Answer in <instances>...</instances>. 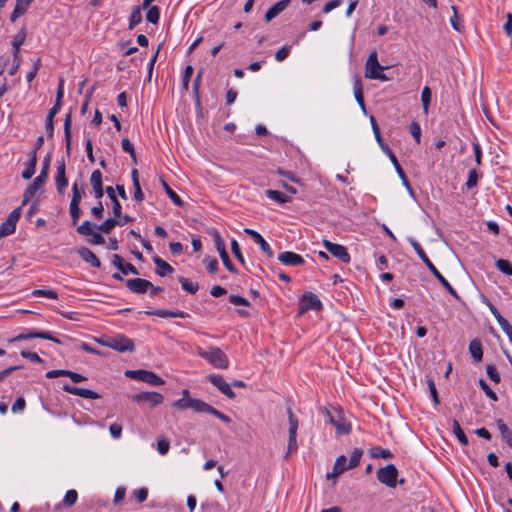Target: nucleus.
Returning a JSON list of instances; mask_svg holds the SVG:
<instances>
[{
	"label": "nucleus",
	"mask_w": 512,
	"mask_h": 512,
	"mask_svg": "<svg viewBox=\"0 0 512 512\" xmlns=\"http://www.w3.org/2000/svg\"><path fill=\"white\" fill-rule=\"evenodd\" d=\"M409 244L413 247L415 252L418 254L420 259L424 262L431 273L437 278L441 285L456 299H459V295L455 289L449 284L445 277L438 271L434 264L430 261L420 244L414 238H408Z\"/></svg>",
	"instance_id": "nucleus-1"
},
{
	"label": "nucleus",
	"mask_w": 512,
	"mask_h": 512,
	"mask_svg": "<svg viewBox=\"0 0 512 512\" xmlns=\"http://www.w3.org/2000/svg\"><path fill=\"white\" fill-rule=\"evenodd\" d=\"M50 159H51V155L48 154L43 161V165H42L40 174H37V177L33 180V182L25 190V192L23 194V201H22L23 205H26L30 201V199L35 195V193L46 182L48 173H49Z\"/></svg>",
	"instance_id": "nucleus-2"
},
{
	"label": "nucleus",
	"mask_w": 512,
	"mask_h": 512,
	"mask_svg": "<svg viewBox=\"0 0 512 512\" xmlns=\"http://www.w3.org/2000/svg\"><path fill=\"white\" fill-rule=\"evenodd\" d=\"M197 353L215 368L227 369L229 366L226 354L219 347H211L208 351L199 348Z\"/></svg>",
	"instance_id": "nucleus-3"
},
{
	"label": "nucleus",
	"mask_w": 512,
	"mask_h": 512,
	"mask_svg": "<svg viewBox=\"0 0 512 512\" xmlns=\"http://www.w3.org/2000/svg\"><path fill=\"white\" fill-rule=\"evenodd\" d=\"M383 69L384 67H382L378 62L376 51L370 53L365 64V77L369 79L387 81L389 78L382 72Z\"/></svg>",
	"instance_id": "nucleus-4"
},
{
	"label": "nucleus",
	"mask_w": 512,
	"mask_h": 512,
	"mask_svg": "<svg viewBox=\"0 0 512 512\" xmlns=\"http://www.w3.org/2000/svg\"><path fill=\"white\" fill-rule=\"evenodd\" d=\"M98 342L121 353L133 352L135 350L133 341L124 335L112 337L107 341L98 340Z\"/></svg>",
	"instance_id": "nucleus-5"
},
{
	"label": "nucleus",
	"mask_w": 512,
	"mask_h": 512,
	"mask_svg": "<svg viewBox=\"0 0 512 512\" xmlns=\"http://www.w3.org/2000/svg\"><path fill=\"white\" fill-rule=\"evenodd\" d=\"M125 375L129 378L140 380L148 383L152 386H160L165 382L164 380L152 371L138 369V370H127Z\"/></svg>",
	"instance_id": "nucleus-6"
},
{
	"label": "nucleus",
	"mask_w": 512,
	"mask_h": 512,
	"mask_svg": "<svg viewBox=\"0 0 512 512\" xmlns=\"http://www.w3.org/2000/svg\"><path fill=\"white\" fill-rule=\"evenodd\" d=\"M288 421H289V438H288V446L287 453L285 455V459H288L289 455L295 452L298 448L297 444V429H298V419L294 416L292 409L289 407L287 409Z\"/></svg>",
	"instance_id": "nucleus-7"
},
{
	"label": "nucleus",
	"mask_w": 512,
	"mask_h": 512,
	"mask_svg": "<svg viewBox=\"0 0 512 512\" xmlns=\"http://www.w3.org/2000/svg\"><path fill=\"white\" fill-rule=\"evenodd\" d=\"M398 470L393 464H388L377 471V479L387 487L394 488L397 483Z\"/></svg>",
	"instance_id": "nucleus-8"
},
{
	"label": "nucleus",
	"mask_w": 512,
	"mask_h": 512,
	"mask_svg": "<svg viewBox=\"0 0 512 512\" xmlns=\"http://www.w3.org/2000/svg\"><path fill=\"white\" fill-rule=\"evenodd\" d=\"M323 305L317 295L311 292L304 293L299 300L298 315H302L308 310L320 311Z\"/></svg>",
	"instance_id": "nucleus-9"
},
{
	"label": "nucleus",
	"mask_w": 512,
	"mask_h": 512,
	"mask_svg": "<svg viewBox=\"0 0 512 512\" xmlns=\"http://www.w3.org/2000/svg\"><path fill=\"white\" fill-rule=\"evenodd\" d=\"M21 217V207L15 208L8 215L5 222L0 226V239L13 234L16 230V224Z\"/></svg>",
	"instance_id": "nucleus-10"
},
{
	"label": "nucleus",
	"mask_w": 512,
	"mask_h": 512,
	"mask_svg": "<svg viewBox=\"0 0 512 512\" xmlns=\"http://www.w3.org/2000/svg\"><path fill=\"white\" fill-rule=\"evenodd\" d=\"M164 400L162 394L158 392H140L132 396V401L136 403H146L151 408L160 405Z\"/></svg>",
	"instance_id": "nucleus-11"
},
{
	"label": "nucleus",
	"mask_w": 512,
	"mask_h": 512,
	"mask_svg": "<svg viewBox=\"0 0 512 512\" xmlns=\"http://www.w3.org/2000/svg\"><path fill=\"white\" fill-rule=\"evenodd\" d=\"M77 232L82 236H91L89 243L92 245H103L105 243L104 237L97 232H94L93 224L90 221H84L77 227Z\"/></svg>",
	"instance_id": "nucleus-12"
},
{
	"label": "nucleus",
	"mask_w": 512,
	"mask_h": 512,
	"mask_svg": "<svg viewBox=\"0 0 512 512\" xmlns=\"http://www.w3.org/2000/svg\"><path fill=\"white\" fill-rule=\"evenodd\" d=\"M323 246L329 251L334 257L338 258L343 263H349L351 260L350 254L347 248L343 245L332 243L329 240H323Z\"/></svg>",
	"instance_id": "nucleus-13"
},
{
	"label": "nucleus",
	"mask_w": 512,
	"mask_h": 512,
	"mask_svg": "<svg viewBox=\"0 0 512 512\" xmlns=\"http://www.w3.org/2000/svg\"><path fill=\"white\" fill-rule=\"evenodd\" d=\"M206 379L212 383L218 390L223 393L229 399L235 398V393L231 389V386L224 380L221 375L210 374L206 377Z\"/></svg>",
	"instance_id": "nucleus-14"
},
{
	"label": "nucleus",
	"mask_w": 512,
	"mask_h": 512,
	"mask_svg": "<svg viewBox=\"0 0 512 512\" xmlns=\"http://www.w3.org/2000/svg\"><path fill=\"white\" fill-rule=\"evenodd\" d=\"M33 338L46 339V340L53 341L57 344L61 343V341L58 338L54 337L51 333L45 332V331H30L27 333H21V334L17 335L11 341H15V342L16 341H24V340H29V339H33Z\"/></svg>",
	"instance_id": "nucleus-15"
},
{
	"label": "nucleus",
	"mask_w": 512,
	"mask_h": 512,
	"mask_svg": "<svg viewBox=\"0 0 512 512\" xmlns=\"http://www.w3.org/2000/svg\"><path fill=\"white\" fill-rule=\"evenodd\" d=\"M127 288L136 294H144L147 292L152 283L146 279L134 278L126 281Z\"/></svg>",
	"instance_id": "nucleus-16"
},
{
	"label": "nucleus",
	"mask_w": 512,
	"mask_h": 512,
	"mask_svg": "<svg viewBox=\"0 0 512 512\" xmlns=\"http://www.w3.org/2000/svg\"><path fill=\"white\" fill-rule=\"evenodd\" d=\"M63 390L72 395L80 396V397H83L86 399H100L101 398V396L93 390L85 389V388H78V387L71 386L68 384L63 385Z\"/></svg>",
	"instance_id": "nucleus-17"
},
{
	"label": "nucleus",
	"mask_w": 512,
	"mask_h": 512,
	"mask_svg": "<svg viewBox=\"0 0 512 512\" xmlns=\"http://www.w3.org/2000/svg\"><path fill=\"white\" fill-rule=\"evenodd\" d=\"M65 162L62 160L57 164V174L55 176L56 189L59 194H63L65 188L68 186V180L65 174Z\"/></svg>",
	"instance_id": "nucleus-18"
},
{
	"label": "nucleus",
	"mask_w": 512,
	"mask_h": 512,
	"mask_svg": "<svg viewBox=\"0 0 512 512\" xmlns=\"http://www.w3.org/2000/svg\"><path fill=\"white\" fill-rule=\"evenodd\" d=\"M244 232L251 236L254 241L259 244L261 250L267 254L268 257L272 258L274 256V252L270 248L269 244L265 241V239L255 230L250 228H245Z\"/></svg>",
	"instance_id": "nucleus-19"
},
{
	"label": "nucleus",
	"mask_w": 512,
	"mask_h": 512,
	"mask_svg": "<svg viewBox=\"0 0 512 512\" xmlns=\"http://www.w3.org/2000/svg\"><path fill=\"white\" fill-rule=\"evenodd\" d=\"M278 260L284 264L289 266H299L304 264V259L301 255L296 254L291 251H285L278 256Z\"/></svg>",
	"instance_id": "nucleus-20"
},
{
	"label": "nucleus",
	"mask_w": 512,
	"mask_h": 512,
	"mask_svg": "<svg viewBox=\"0 0 512 512\" xmlns=\"http://www.w3.org/2000/svg\"><path fill=\"white\" fill-rule=\"evenodd\" d=\"M291 0H280L275 3L272 7H270L265 13V21L270 22L275 17H277L280 13H282L287 6L290 4Z\"/></svg>",
	"instance_id": "nucleus-21"
},
{
	"label": "nucleus",
	"mask_w": 512,
	"mask_h": 512,
	"mask_svg": "<svg viewBox=\"0 0 512 512\" xmlns=\"http://www.w3.org/2000/svg\"><path fill=\"white\" fill-rule=\"evenodd\" d=\"M347 458L345 455H340L336 458V461L333 466V470L331 473L327 474V479L334 478L336 479L338 476H340L342 473H344L346 470H348Z\"/></svg>",
	"instance_id": "nucleus-22"
},
{
	"label": "nucleus",
	"mask_w": 512,
	"mask_h": 512,
	"mask_svg": "<svg viewBox=\"0 0 512 512\" xmlns=\"http://www.w3.org/2000/svg\"><path fill=\"white\" fill-rule=\"evenodd\" d=\"M78 254L83 261L89 263L91 266L96 268L101 266L99 258L89 248L81 247L78 250Z\"/></svg>",
	"instance_id": "nucleus-23"
},
{
	"label": "nucleus",
	"mask_w": 512,
	"mask_h": 512,
	"mask_svg": "<svg viewBox=\"0 0 512 512\" xmlns=\"http://www.w3.org/2000/svg\"><path fill=\"white\" fill-rule=\"evenodd\" d=\"M32 2L33 0H16L14 10L10 16V20L15 22L20 16L24 15Z\"/></svg>",
	"instance_id": "nucleus-24"
},
{
	"label": "nucleus",
	"mask_w": 512,
	"mask_h": 512,
	"mask_svg": "<svg viewBox=\"0 0 512 512\" xmlns=\"http://www.w3.org/2000/svg\"><path fill=\"white\" fill-rule=\"evenodd\" d=\"M147 315H155L161 318L175 317V318H185L188 316L187 313L180 310H166V309H158L155 311H146Z\"/></svg>",
	"instance_id": "nucleus-25"
},
{
	"label": "nucleus",
	"mask_w": 512,
	"mask_h": 512,
	"mask_svg": "<svg viewBox=\"0 0 512 512\" xmlns=\"http://www.w3.org/2000/svg\"><path fill=\"white\" fill-rule=\"evenodd\" d=\"M71 125H72V117L71 111L66 114L64 119V137H65V146L66 153L70 155L71 150V142H72V134H71Z\"/></svg>",
	"instance_id": "nucleus-26"
},
{
	"label": "nucleus",
	"mask_w": 512,
	"mask_h": 512,
	"mask_svg": "<svg viewBox=\"0 0 512 512\" xmlns=\"http://www.w3.org/2000/svg\"><path fill=\"white\" fill-rule=\"evenodd\" d=\"M153 262L157 266L156 273L161 277H164L174 272V268L159 256H154Z\"/></svg>",
	"instance_id": "nucleus-27"
},
{
	"label": "nucleus",
	"mask_w": 512,
	"mask_h": 512,
	"mask_svg": "<svg viewBox=\"0 0 512 512\" xmlns=\"http://www.w3.org/2000/svg\"><path fill=\"white\" fill-rule=\"evenodd\" d=\"M469 352L475 362H480L483 357L482 344L479 339H473L469 344Z\"/></svg>",
	"instance_id": "nucleus-28"
},
{
	"label": "nucleus",
	"mask_w": 512,
	"mask_h": 512,
	"mask_svg": "<svg viewBox=\"0 0 512 512\" xmlns=\"http://www.w3.org/2000/svg\"><path fill=\"white\" fill-rule=\"evenodd\" d=\"M105 192L113 204V215L116 218H121L122 206L116 197L115 190L113 189V187L107 186Z\"/></svg>",
	"instance_id": "nucleus-29"
},
{
	"label": "nucleus",
	"mask_w": 512,
	"mask_h": 512,
	"mask_svg": "<svg viewBox=\"0 0 512 512\" xmlns=\"http://www.w3.org/2000/svg\"><path fill=\"white\" fill-rule=\"evenodd\" d=\"M193 398L190 397V393L187 389L182 391V398L173 402L172 406L179 409L185 410L187 408H191Z\"/></svg>",
	"instance_id": "nucleus-30"
},
{
	"label": "nucleus",
	"mask_w": 512,
	"mask_h": 512,
	"mask_svg": "<svg viewBox=\"0 0 512 512\" xmlns=\"http://www.w3.org/2000/svg\"><path fill=\"white\" fill-rule=\"evenodd\" d=\"M390 160H391L392 164L394 165V167H395V169L397 171V174L401 178L403 184L407 187L409 192L412 193V189L410 187L408 178L406 177L405 172L403 171L402 167L400 166V164H399V162H398V160H397V158H396L394 153H390Z\"/></svg>",
	"instance_id": "nucleus-31"
},
{
	"label": "nucleus",
	"mask_w": 512,
	"mask_h": 512,
	"mask_svg": "<svg viewBox=\"0 0 512 512\" xmlns=\"http://www.w3.org/2000/svg\"><path fill=\"white\" fill-rule=\"evenodd\" d=\"M119 219L120 218H116L115 216L108 218L101 225L97 226V229L103 233L109 234L115 226L123 225Z\"/></svg>",
	"instance_id": "nucleus-32"
},
{
	"label": "nucleus",
	"mask_w": 512,
	"mask_h": 512,
	"mask_svg": "<svg viewBox=\"0 0 512 512\" xmlns=\"http://www.w3.org/2000/svg\"><path fill=\"white\" fill-rule=\"evenodd\" d=\"M266 195L269 199L276 201L277 203L284 204L291 201V198L278 190L268 189Z\"/></svg>",
	"instance_id": "nucleus-33"
},
{
	"label": "nucleus",
	"mask_w": 512,
	"mask_h": 512,
	"mask_svg": "<svg viewBox=\"0 0 512 512\" xmlns=\"http://www.w3.org/2000/svg\"><path fill=\"white\" fill-rule=\"evenodd\" d=\"M452 430H453V433L455 434V436L457 437V439L459 440V442L462 445L467 446L469 443L468 438L465 435L463 429L461 428V426L457 420L452 421Z\"/></svg>",
	"instance_id": "nucleus-34"
},
{
	"label": "nucleus",
	"mask_w": 512,
	"mask_h": 512,
	"mask_svg": "<svg viewBox=\"0 0 512 512\" xmlns=\"http://www.w3.org/2000/svg\"><path fill=\"white\" fill-rule=\"evenodd\" d=\"M191 409H193L195 412L198 413H211L212 406L204 402L200 399H194L192 400Z\"/></svg>",
	"instance_id": "nucleus-35"
},
{
	"label": "nucleus",
	"mask_w": 512,
	"mask_h": 512,
	"mask_svg": "<svg viewBox=\"0 0 512 512\" xmlns=\"http://www.w3.org/2000/svg\"><path fill=\"white\" fill-rule=\"evenodd\" d=\"M37 164L36 151H32L31 158L28 167L22 172V177L26 180L30 179L35 173V167Z\"/></svg>",
	"instance_id": "nucleus-36"
},
{
	"label": "nucleus",
	"mask_w": 512,
	"mask_h": 512,
	"mask_svg": "<svg viewBox=\"0 0 512 512\" xmlns=\"http://www.w3.org/2000/svg\"><path fill=\"white\" fill-rule=\"evenodd\" d=\"M26 38L25 29H21L14 37L12 41V46L14 48V57L18 56L19 48L24 43Z\"/></svg>",
	"instance_id": "nucleus-37"
},
{
	"label": "nucleus",
	"mask_w": 512,
	"mask_h": 512,
	"mask_svg": "<svg viewBox=\"0 0 512 512\" xmlns=\"http://www.w3.org/2000/svg\"><path fill=\"white\" fill-rule=\"evenodd\" d=\"M210 235L213 237L215 248L220 253L226 251L225 242L221 237L220 233L216 229L210 231Z\"/></svg>",
	"instance_id": "nucleus-38"
},
{
	"label": "nucleus",
	"mask_w": 512,
	"mask_h": 512,
	"mask_svg": "<svg viewBox=\"0 0 512 512\" xmlns=\"http://www.w3.org/2000/svg\"><path fill=\"white\" fill-rule=\"evenodd\" d=\"M370 456L372 458H383V459H391L393 458V454L387 450L383 449L381 447H374L369 451Z\"/></svg>",
	"instance_id": "nucleus-39"
},
{
	"label": "nucleus",
	"mask_w": 512,
	"mask_h": 512,
	"mask_svg": "<svg viewBox=\"0 0 512 512\" xmlns=\"http://www.w3.org/2000/svg\"><path fill=\"white\" fill-rule=\"evenodd\" d=\"M146 20L149 23L157 24L160 18V10L157 6H149L147 8Z\"/></svg>",
	"instance_id": "nucleus-40"
},
{
	"label": "nucleus",
	"mask_w": 512,
	"mask_h": 512,
	"mask_svg": "<svg viewBox=\"0 0 512 512\" xmlns=\"http://www.w3.org/2000/svg\"><path fill=\"white\" fill-rule=\"evenodd\" d=\"M179 282H180L182 288L185 291H187L188 293L195 294L199 289L198 283L191 282L183 276H181L179 278Z\"/></svg>",
	"instance_id": "nucleus-41"
},
{
	"label": "nucleus",
	"mask_w": 512,
	"mask_h": 512,
	"mask_svg": "<svg viewBox=\"0 0 512 512\" xmlns=\"http://www.w3.org/2000/svg\"><path fill=\"white\" fill-rule=\"evenodd\" d=\"M142 6L136 7L130 17H129V29H133L136 25H138L142 21Z\"/></svg>",
	"instance_id": "nucleus-42"
},
{
	"label": "nucleus",
	"mask_w": 512,
	"mask_h": 512,
	"mask_svg": "<svg viewBox=\"0 0 512 512\" xmlns=\"http://www.w3.org/2000/svg\"><path fill=\"white\" fill-rule=\"evenodd\" d=\"M83 186H79L76 182L72 186V199L70 203L80 204L82 197L84 195Z\"/></svg>",
	"instance_id": "nucleus-43"
},
{
	"label": "nucleus",
	"mask_w": 512,
	"mask_h": 512,
	"mask_svg": "<svg viewBox=\"0 0 512 512\" xmlns=\"http://www.w3.org/2000/svg\"><path fill=\"white\" fill-rule=\"evenodd\" d=\"M162 185L171 201L177 206H183L182 199L177 195V193L174 190L170 188V186L165 181H162Z\"/></svg>",
	"instance_id": "nucleus-44"
},
{
	"label": "nucleus",
	"mask_w": 512,
	"mask_h": 512,
	"mask_svg": "<svg viewBox=\"0 0 512 512\" xmlns=\"http://www.w3.org/2000/svg\"><path fill=\"white\" fill-rule=\"evenodd\" d=\"M121 146L124 152L128 153L130 157L132 158V161L134 164L137 163L136 153L134 150L133 144L130 142L129 139L123 138L121 141Z\"/></svg>",
	"instance_id": "nucleus-45"
},
{
	"label": "nucleus",
	"mask_w": 512,
	"mask_h": 512,
	"mask_svg": "<svg viewBox=\"0 0 512 512\" xmlns=\"http://www.w3.org/2000/svg\"><path fill=\"white\" fill-rule=\"evenodd\" d=\"M363 455V450L360 448H356L353 450L352 455L350 457L348 468L353 469L359 465L360 459Z\"/></svg>",
	"instance_id": "nucleus-46"
},
{
	"label": "nucleus",
	"mask_w": 512,
	"mask_h": 512,
	"mask_svg": "<svg viewBox=\"0 0 512 512\" xmlns=\"http://www.w3.org/2000/svg\"><path fill=\"white\" fill-rule=\"evenodd\" d=\"M496 267L504 274L512 276V265L508 260L499 259L496 261Z\"/></svg>",
	"instance_id": "nucleus-47"
},
{
	"label": "nucleus",
	"mask_w": 512,
	"mask_h": 512,
	"mask_svg": "<svg viewBox=\"0 0 512 512\" xmlns=\"http://www.w3.org/2000/svg\"><path fill=\"white\" fill-rule=\"evenodd\" d=\"M499 432L502 438L506 441L512 437V431L510 428L501 420H497L496 422Z\"/></svg>",
	"instance_id": "nucleus-48"
},
{
	"label": "nucleus",
	"mask_w": 512,
	"mask_h": 512,
	"mask_svg": "<svg viewBox=\"0 0 512 512\" xmlns=\"http://www.w3.org/2000/svg\"><path fill=\"white\" fill-rule=\"evenodd\" d=\"M421 101L423 105V110L425 113L428 112V107L431 101V90L429 87H424L421 92Z\"/></svg>",
	"instance_id": "nucleus-49"
},
{
	"label": "nucleus",
	"mask_w": 512,
	"mask_h": 512,
	"mask_svg": "<svg viewBox=\"0 0 512 512\" xmlns=\"http://www.w3.org/2000/svg\"><path fill=\"white\" fill-rule=\"evenodd\" d=\"M220 255V258L224 264V266L226 267V269L231 272V273H237V269L236 267L234 266V264L232 263V261L230 260V257L227 253V251L225 252H222L219 254Z\"/></svg>",
	"instance_id": "nucleus-50"
},
{
	"label": "nucleus",
	"mask_w": 512,
	"mask_h": 512,
	"mask_svg": "<svg viewBox=\"0 0 512 512\" xmlns=\"http://www.w3.org/2000/svg\"><path fill=\"white\" fill-rule=\"evenodd\" d=\"M90 183L92 188L103 187L102 173L100 170H94L90 177Z\"/></svg>",
	"instance_id": "nucleus-51"
},
{
	"label": "nucleus",
	"mask_w": 512,
	"mask_h": 512,
	"mask_svg": "<svg viewBox=\"0 0 512 512\" xmlns=\"http://www.w3.org/2000/svg\"><path fill=\"white\" fill-rule=\"evenodd\" d=\"M193 74V67L188 65L186 66L184 73L182 75V87L184 90H188L189 82Z\"/></svg>",
	"instance_id": "nucleus-52"
},
{
	"label": "nucleus",
	"mask_w": 512,
	"mask_h": 512,
	"mask_svg": "<svg viewBox=\"0 0 512 512\" xmlns=\"http://www.w3.org/2000/svg\"><path fill=\"white\" fill-rule=\"evenodd\" d=\"M78 499V493L76 490H68L64 496L63 503L66 506H72L76 503Z\"/></svg>",
	"instance_id": "nucleus-53"
},
{
	"label": "nucleus",
	"mask_w": 512,
	"mask_h": 512,
	"mask_svg": "<svg viewBox=\"0 0 512 512\" xmlns=\"http://www.w3.org/2000/svg\"><path fill=\"white\" fill-rule=\"evenodd\" d=\"M479 385L481 389L485 392L486 396L489 397L493 401H497L498 397L496 393L490 388V386L483 379L479 380Z\"/></svg>",
	"instance_id": "nucleus-54"
},
{
	"label": "nucleus",
	"mask_w": 512,
	"mask_h": 512,
	"mask_svg": "<svg viewBox=\"0 0 512 512\" xmlns=\"http://www.w3.org/2000/svg\"><path fill=\"white\" fill-rule=\"evenodd\" d=\"M410 134L414 137L417 143H420L421 139V127L416 121H412L409 127Z\"/></svg>",
	"instance_id": "nucleus-55"
},
{
	"label": "nucleus",
	"mask_w": 512,
	"mask_h": 512,
	"mask_svg": "<svg viewBox=\"0 0 512 512\" xmlns=\"http://www.w3.org/2000/svg\"><path fill=\"white\" fill-rule=\"evenodd\" d=\"M354 94H355V98H356L357 102L359 103V105L361 106V108L363 110H365V103H364V98H363L362 87H361V84L359 81L355 83Z\"/></svg>",
	"instance_id": "nucleus-56"
},
{
	"label": "nucleus",
	"mask_w": 512,
	"mask_h": 512,
	"mask_svg": "<svg viewBox=\"0 0 512 512\" xmlns=\"http://www.w3.org/2000/svg\"><path fill=\"white\" fill-rule=\"evenodd\" d=\"M204 263L209 273L214 274L218 271V261L216 258L206 257Z\"/></svg>",
	"instance_id": "nucleus-57"
},
{
	"label": "nucleus",
	"mask_w": 512,
	"mask_h": 512,
	"mask_svg": "<svg viewBox=\"0 0 512 512\" xmlns=\"http://www.w3.org/2000/svg\"><path fill=\"white\" fill-rule=\"evenodd\" d=\"M69 210L72 218V224L76 225L81 214L79 204L70 203Z\"/></svg>",
	"instance_id": "nucleus-58"
},
{
	"label": "nucleus",
	"mask_w": 512,
	"mask_h": 512,
	"mask_svg": "<svg viewBox=\"0 0 512 512\" xmlns=\"http://www.w3.org/2000/svg\"><path fill=\"white\" fill-rule=\"evenodd\" d=\"M333 426L336 428L337 434L339 435L348 434L351 430L350 424L344 421H336Z\"/></svg>",
	"instance_id": "nucleus-59"
},
{
	"label": "nucleus",
	"mask_w": 512,
	"mask_h": 512,
	"mask_svg": "<svg viewBox=\"0 0 512 512\" xmlns=\"http://www.w3.org/2000/svg\"><path fill=\"white\" fill-rule=\"evenodd\" d=\"M231 250H232V253L235 255V257L238 259V261L242 264L245 263V260H244V257L242 255V252L240 250V246L238 244V242L233 239L231 241Z\"/></svg>",
	"instance_id": "nucleus-60"
},
{
	"label": "nucleus",
	"mask_w": 512,
	"mask_h": 512,
	"mask_svg": "<svg viewBox=\"0 0 512 512\" xmlns=\"http://www.w3.org/2000/svg\"><path fill=\"white\" fill-rule=\"evenodd\" d=\"M34 296H43L51 299H57L58 294L53 290L36 289L32 292Z\"/></svg>",
	"instance_id": "nucleus-61"
},
{
	"label": "nucleus",
	"mask_w": 512,
	"mask_h": 512,
	"mask_svg": "<svg viewBox=\"0 0 512 512\" xmlns=\"http://www.w3.org/2000/svg\"><path fill=\"white\" fill-rule=\"evenodd\" d=\"M486 373L488 375V377L495 383H499L500 382V375L496 369L495 366L493 365H487L486 366Z\"/></svg>",
	"instance_id": "nucleus-62"
},
{
	"label": "nucleus",
	"mask_w": 512,
	"mask_h": 512,
	"mask_svg": "<svg viewBox=\"0 0 512 512\" xmlns=\"http://www.w3.org/2000/svg\"><path fill=\"white\" fill-rule=\"evenodd\" d=\"M478 174L476 169H471L468 174V179L466 182V186L468 189H471L477 185Z\"/></svg>",
	"instance_id": "nucleus-63"
},
{
	"label": "nucleus",
	"mask_w": 512,
	"mask_h": 512,
	"mask_svg": "<svg viewBox=\"0 0 512 512\" xmlns=\"http://www.w3.org/2000/svg\"><path fill=\"white\" fill-rule=\"evenodd\" d=\"M229 301L235 306H250V302L246 298L238 295H230Z\"/></svg>",
	"instance_id": "nucleus-64"
}]
</instances>
